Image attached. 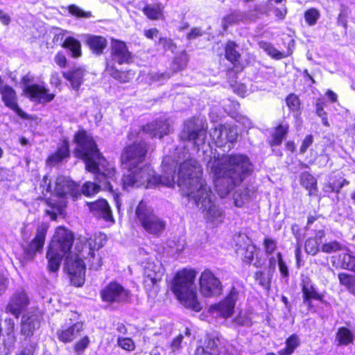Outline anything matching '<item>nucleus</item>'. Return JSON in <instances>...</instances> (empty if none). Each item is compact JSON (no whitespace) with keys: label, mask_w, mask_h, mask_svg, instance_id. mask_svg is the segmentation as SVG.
I'll use <instances>...</instances> for the list:
<instances>
[{"label":"nucleus","mask_w":355,"mask_h":355,"mask_svg":"<svg viewBox=\"0 0 355 355\" xmlns=\"http://www.w3.org/2000/svg\"><path fill=\"white\" fill-rule=\"evenodd\" d=\"M168 125L164 121L155 120L147 123L142 127V130L150 135L151 137L163 138L168 134Z\"/></svg>","instance_id":"c756f323"},{"label":"nucleus","mask_w":355,"mask_h":355,"mask_svg":"<svg viewBox=\"0 0 355 355\" xmlns=\"http://www.w3.org/2000/svg\"><path fill=\"white\" fill-rule=\"evenodd\" d=\"M289 131V124L288 123H280L275 128V131L271 135V139L268 141L270 146H279L282 144L284 139L286 137Z\"/></svg>","instance_id":"4c0bfd02"},{"label":"nucleus","mask_w":355,"mask_h":355,"mask_svg":"<svg viewBox=\"0 0 355 355\" xmlns=\"http://www.w3.org/2000/svg\"><path fill=\"white\" fill-rule=\"evenodd\" d=\"M254 278L263 288L268 290L270 287L272 276L262 270H257L254 274Z\"/></svg>","instance_id":"864d4df0"},{"label":"nucleus","mask_w":355,"mask_h":355,"mask_svg":"<svg viewBox=\"0 0 355 355\" xmlns=\"http://www.w3.org/2000/svg\"><path fill=\"white\" fill-rule=\"evenodd\" d=\"M80 196L81 191L78 183L63 176L58 177L54 193L49 199H46V204L52 208V210H46V215L49 216L51 220H56L58 215L64 217L67 197H71L76 200Z\"/></svg>","instance_id":"423d86ee"},{"label":"nucleus","mask_w":355,"mask_h":355,"mask_svg":"<svg viewBox=\"0 0 355 355\" xmlns=\"http://www.w3.org/2000/svg\"><path fill=\"white\" fill-rule=\"evenodd\" d=\"M44 243V233L42 230L37 232L35 238L24 248V257L27 260L34 258L37 252L42 251Z\"/></svg>","instance_id":"72a5a7b5"},{"label":"nucleus","mask_w":355,"mask_h":355,"mask_svg":"<svg viewBox=\"0 0 355 355\" xmlns=\"http://www.w3.org/2000/svg\"><path fill=\"white\" fill-rule=\"evenodd\" d=\"M210 137L217 147L222 148L228 144L236 143L238 132L236 128L231 124L220 123L211 129Z\"/></svg>","instance_id":"f8f14e48"},{"label":"nucleus","mask_w":355,"mask_h":355,"mask_svg":"<svg viewBox=\"0 0 355 355\" xmlns=\"http://www.w3.org/2000/svg\"><path fill=\"white\" fill-rule=\"evenodd\" d=\"M164 6L160 3L146 4L141 11L150 20L158 21L164 19Z\"/></svg>","instance_id":"f704fd0d"},{"label":"nucleus","mask_w":355,"mask_h":355,"mask_svg":"<svg viewBox=\"0 0 355 355\" xmlns=\"http://www.w3.org/2000/svg\"><path fill=\"white\" fill-rule=\"evenodd\" d=\"M199 291L205 297L222 295L223 286L220 279L209 268L205 269L199 277Z\"/></svg>","instance_id":"9b49d317"},{"label":"nucleus","mask_w":355,"mask_h":355,"mask_svg":"<svg viewBox=\"0 0 355 355\" xmlns=\"http://www.w3.org/2000/svg\"><path fill=\"white\" fill-rule=\"evenodd\" d=\"M188 55L185 51H183L174 56L171 64V69L173 73L181 71L186 69L188 64Z\"/></svg>","instance_id":"49530a36"},{"label":"nucleus","mask_w":355,"mask_h":355,"mask_svg":"<svg viewBox=\"0 0 355 355\" xmlns=\"http://www.w3.org/2000/svg\"><path fill=\"white\" fill-rule=\"evenodd\" d=\"M135 218L145 232L159 237L165 231L166 222L159 217L144 200L135 208Z\"/></svg>","instance_id":"6e6552de"},{"label":"nucleus","mask_w":355,"mask_h":355,"mask_svg":"<svg viewBox=\"0 0 355 355\" xmlns=\"http://www.w3.org/2000/svg\"><path fill=\"white\" fill-rule=\"evenodd\" d=\"M338 279L340 285L355 296V275L342 272L338 274Z\"/></svg>","instance_id":"c03bdc74"},{"label":"nucleus","mask_w":355,"mask_h":355,"mask_svg":"<svg viewBox=\"0 0 355 355\" xmlns=\"http://www.w3.org/2000/svg\"><path fill=\"white\" fill-rule=\"evenodd\" d=\"M321 245L320 241L311 236L306 239L304 242V250L306 254L315 256L321 250Z\"/></svg>","instance_id":"3c124183"},{"label":"nucleus","mask_w":355,"mask_h":355,"mask_svg":"<svg viewBox=\"0 0 355 355\" xmlns=\"http://www.w3.org/2000/svg\"><path fill=\"white\" fill-rule=\"evenodd\" d=\"M335 340L337 346H347L353 344L354 340L353 331L347 327H340L336 332Z\"/></svg>","instance_id":"58836bf2"},{"label":"nucleus","mask_w":355,"mask_h":355,"mask_svg":"<svg viewBox=\"0 0 355 355\" xmlns=\"http://www.w3.org/2000/svg\"><path fill=\"white\" fill-rule=\"evenodd\" d=\"M314 139L311 134L307 135L302 141L300 147V153L304 154L307 149L313 144Z\"/></svg>","instance_id":"338daca9"},{"label":"nucleus","mask_w":355,"mask_h":355,"mask_svg":"<svg viewBox=\"0 0 355 355\" xmlns=\"http://www.w3.org/2000/svg\"><path fill=\"white\" fill-rule=\"evenodd\" d=\"M300 184L308 191L309 196H315L318 194V180L309 171H304L300 174Z\"/></svg>","instance_id":"c9c22d12"},{"label":"nucleus","mask_w":355,"mask_h":355,"mask_svg":"<svg viewBox=\"0 0 355 355\" xmlns=\"http://www.w3.org/2000/svg\"><path fill=\"white\" fill-rule=\"evenodd\" d=\"M65 256L64 254L53 250L50 252L48 248L46 257L48 258V270L50 272H57L59 270L61 262L63 257Z\"/></svg>","instance_id":"37998d69"},{"label":"nucleus","mask_w":355,"mask_h":355,"mask_svg":"<svg viewBox=\"0 0 355 355\" xmlns=\"http://www.w3.org/2000/svg\"><path fill=\"white\" fill-rule=\"evenodd\" d=\"M150 145L144 139L136 140L125 145L120 154L119 163L123 169L127 171L121 178L123 189L128 190L130 186L141 181L146 175L145 167L148 164H142L149 154Z\"/></svg>","instance_id":"20e7f679"},{"label":"nucleus","mask_w":355,"mask_h":355,"mask_svg":"<svg viewBox=\"0 0 355 355\" xmlns=\"http://www.w3.org/2000/svg\"><path fill=\"white\" fill-rule=\"evenodd\" d=\"M348 184L349 182L343 176L335 175L330 178L329 181L324 184L323 191L327 193H339L342 188Z\"/></svg>","instance_id":"ea45409f"},{"label":"nucleus","mask_w":355,"mask_h":355,"mask_svg":"<svg viewBox=\"0 0 355 355\" xmlns=\"http://www.w3.org/2000/svg\"><path fill=\"white\" fill-rule=\"evenodd\" d=\"M223 28H226L234 24H236L239 21V16L235 12H232L226 15L223 19Z\"/></svg>","instance_id":"69168bd1"},{"label":"nucleus","mask_w":355,"mask_h":355,"mask_svg":"<svg viewBox=\"0 0 355 355\" xmlns=\"http://www.w3.org/2000/svg\"><path fill=\"white\" fill-rule=\"evenodd\" d=\"M85 70L82 67H73L70 69L64 71L62 76L69 82L73 89L78 91L83 83Z\"/></svg>","instance_id":"cd10ccee"},{"label":"nucleus","mask_w":355,"mask_h":355,"mask_svg":"<svg viewBox=\"0 0 355 355\" xmlns=\"http://www.w3.org/2000/svg\"><path fill=\"white\" fill-rule=\"evenodd\" d=\"M62 48L67 50L71 57L73 58H78L82 56L81 43L73 36L66 37Z\"/></svg>","instance_id":"79ce46f5"},{"label":"nucleus","mask_w":355,"mask_h":355,"mask_svg":"<svg viewBox=\"0 0 355 355\" xmlns=\"http://www.w3.org/2000/svg\"><path fill=\"white\" fill-rule=\"evenodd\" d=\"M276 257L281 277L286 281H288L290 276L289 269L286 263L284 260L282 253L281 252H278L276 254Z\"/></svg>","instance_id":"bf43d9fd"},{"label":"nucleus","mask_w":355,"mask_h":355,"mask_svg":"<svg viewBox=\"0 0 355 355\" xmlns=\"http://www.w3.org/2000/svg\"><path fill=\"white\" fill-rule=\"evenodd\" d=\"M83 331V323L76 322L65 329L59 330L57 333L59 340L64 343L72 342Z\"/></svg>","instance_id":"c85d7f7f"},{"label":"nucleus","mask_w":355,"mask_h":355,"mask_svg":"<svg viewBox=\"0 0 355 355\" xmlns=\"http://www.w3.org/2000/svg\"><path fill=\"white\" fill-rule=\"evenodd\" d=\"M300 340L296 334L289 336L285 341V347L278 351L279 355H291L295 350L300 346Z\"/></svg>","instance_id":"a18cd8bd"},{"label":"nucleus","mask_w":355,"mask_h":355,"mask_svg":"<svg viewBox=\"0 0 355 355\" xmlns=\"http://www.w3.org/2000/svg\"><path fill=\"white\" fill-rule=\"evenodd\" d=\"M196 275L197 272L193 268L178 270L171 279L170 290L184 308L200 312L202 306L195 284Z\"/></svg>","instance_id":"39448f33"},{"label":"nucleus","mask_w":355,"mask_h":355,"mask_svg":"<svg viewBox=\"0 0 355 355\" xmlns=\"http://www.w3.org/2000/svg\"><path fill=\"white\" fill-rule=\"evenodd\" d=\"M105 71L114 79L121 83H129L134 78L135 73L132 70L121 71L118 69L114 64L106 62Z\"/></svg>","instance_id":"473e14b6"},{"label":"nucleus","mask_w":355,"mask_h":355,"mask_svg":"<svg viewBox=\"0 0 355 355\" xmlns=\"http://www.w3.org/2000/svg\"><path fill=\"white\" fill-rule=\"evenodd\" d=\"M219 338L211 334H207L203 343L197 345L194 355H222L218 346Z\"/></svg>","instance_id":"a878e982"},{"label":"nucleus","mask_w":355,"mask_h":355,"mask_svg":"<svg viewBox=\"0 0 355 355\" xmlns=\"http://www.w3.org/2000/svg\"><path fill=\"white\" fill-rule=\"evenodd\" d=\"M238 46L236 42L231 40H227L223 46L224 57L232 64V67L227 69V73L238 74L245 69Z\"/></svg>","instance_id":"dca6fc26"},{"label":"nucleus","mask_w":355,"mask_h":355,"mask_svg":"<svg viewBox=\"0 0 355 355\" xmlns=\"http://www.w3.org/2000/svg\"><path fill=\"white\" fill-rule=\"evenodd\" d=\"M116 344L121 349L127 352H133L136 349L135 342L130 337L118 336Z\"/></svg>","instance_id":"5fc2aeb1"},{"label":"nucleus","mask_w":355,"mask_h":355,"mask_svg":"<svg viewBox=\"0 0 355 355\" xmlns=\"http://www.w3.org/2000/svg\"><path fill=\"white\" fill-rule=\"evenodd\" d=\"M286 106L289 111L296 116L301 114V101L297 94L295 93L288 94L285 98Z\"/></svg>","instance_id":"de8ad7c7"},{"label":"nucleus","mask_w":355,"mask_h":355,"mask_svg":"<svg viewBox=\"0 0 355 355\" xmlns=\"http://www.w3.org/2000/svg\"><path fill=\"white\" fill-rule=\"evenodd\" d=\"M100 191V186L94 182H86L83 184L81 193L86 196H92Z\"/></svg>","instance_id":"0e129e2a"},{"label":"nucleus","mask_w":355,"mask_h":355,"mask_svg":"<svg viewBox=\"0 0 355 355\" xmlns=\"http://www.w3.org/2000/svg\"><path fill=\"white\" fill-rule=\"evenodd\" d=\"M343 249V245L336 240L324 243L321 245V251L325 253H331L340 251Z\"/></svg>","instance_id":"e2e57ef3"},{"label":"nucleus","mask_w":355,"mask_h":355,"mask_svg":"<svg viewBox=\"0 0 355 355\" xmlns=\"http://www.w3.org/2000/svg\"><path fill=\"white\" fill-rule=\"evenodd\" d=\"M67 10L71 16L80 18H90L92 17L91 11H85L76 4H70L67 7Z\"/></svg>","instance_id":"4d7b16f0"},{"label":"nucleus","mask_w":355,"mask_h":355,"mask_svg":"<svg viewBox=\"0 0 355 355\" xmlns=\"http://www.w3.org/2000/svg\"><path fill=\"white\" fill-rule=\"evenodd\" d=\"M262 245L266 256H271L277 250V241L275 239L266 236L263 238Z\"/></svg>","instance_id":"6e6d98bb"},{"label":"nucleus","mask_w":355,"mask_h":355,"mask_svg":"<svg viewBox=\"0 0 355 355\" xmlns=\"http://www.w3.org/2000/svg\"><path fill=\"white\" fill-rule=\"evenodd\" d=\"M85 44L91 52L96 55H101L107 45V39L102 35H88Z\"/></svg>","instance_id":"7c9ffc66"},{"label":"nucleus","mask_w":355,"mask_h":355,"mask_svg":"<svg viewBox=\"0 0 355 355\" xmlns=\"http://www.w3.org/2000/svg\"><path fill=\"white\" fill-rule=\"evenodd\" d=\"M164 276L163 272L157 270V266L153 263H148L144 268L143 286L146 292H151L159 283Z\"/></svg>","instance_id":"393cba45"},{"label":"nucleus","mask_w":355,"mask_h":355,"mask_svg":"<svg viewBox=\"0 0 355 355\" xmlns=\"http://www.w3.org/2000/svg\"><path fill=\"white\" fill-rule=\"evenodd\" d=\"M239 293L237 288L232 286L226 296L218 303L210 306V311L216 313L223 318H228L234 312L236 302L239 299Z\"/></svg>","instance_id":"2eb2a0df"},{"label":"nucleus","mask_w":355,"mask_h":355,"mask_svg":"<svg viewBox=\"0 0 355 355\" xmlns=\"http://www.w3.org/2000/svg\"><path fill=\"white\" fill-rule=\"evenodd\" d=\"M69 156V144L67 139H64L58 145L55 151L48 156L46 162L51 166H55Z\"/></svg>","instance_id":"2f4dec72"},{"label":"nucleus","mask_w":355,"mask_h":355,"mask_svg":"<svg viewBox=\"0 0 355 355\" xmlns=\"http://www.w3.org/2000/svg\"><path fill=\"white\" fill-rule=\"evenodd\" d=\"M320 17V10L314 7L308 8L304 11V17L306 24L309 26L315 25Z\"/></svg>","instance_id":"603ef678"},{"label":"nucleus","mask_w":355,"mask_h":355,"mask_svg":"<svg viewBox=\"0 0 355 355\" xmlns=\"http://www.w3.org/2000/svg\"><path fill=\"white\" fill-rule=\"evenodd\" d=\"M87 171L94 175L95 180L109 191H112V182L116 180V169L109 163L101 164L95 159L85 166Z\"/></svg>","instance_id":"9d476101"},{"label":"nucleus","mask_w":355,"mask_h":355,"mask_svg":"<svg viewBox=\"0 0 355 355\" xmlns=\"http://www.w3.org/2000/svg\"><path fill=\"white\" fill-rule=\"evenodd\" d=\"M90 342V338L87 335L81 337L73 345L74 352L78 355L82 354L89 347Z\"/></svg>","instance_id":"680f3d73"},{"label":"nucleus","mask_w":355,"mask_h":355,"mask_svg":"<svg viewBox=\"0 0 355 355\" xmlns=\"http://www.w3.org/2000/svg\"><path fill=\"white\" fill-rule=\"evenodd\" d=\"M331 263L336 268L355 272V255L349 250L333 256Z\"/></svg>","instance_id":"bb28decb"},{"label":"nucleus","mask_w":355,"mask_h":355,"mask_svg":"<svg viewBox=\"0 0 355 355\" xmlns=\"http://www.w3.org/2000/svg\"><path fill=\"white\" fill-rule=\"evenodd\" d=\"M27 77L23 78V82L25 84L24 92L25 95L34 101H40L44 98V89L37 85H28Z\"/></svg>","instance_id":"a19ab883"},{"label":"nucleus","mask_w":355,"mask_h":355,"mask_svg":"<svg viewBox=\"0 0 355 355\" xmlns=\"http://www.w3.org/2000/svg\"><path fill=\"white\" fill-rule=\"evenodd\" d=\"M233 197L234 205L237 207H242L250 198V189L245 187L243 190H238L234 192Z\"/></svg>","instance_id":"8fccbe9b"},{"label":"nucleus","mask_w":355,"mask_h":355,"mask_svg":"<svg viewBox=\"0 0 355 355\" xmlns=\"http://www.w3.org/2000/svg\"><path fill=\"white\" fill-rule=\"evenodd\" d=\"M66 31L56 28L49 33V37L51 40L50 44L51 47L62 46L64 42Z\"/></svg>","instance_id":"09e8293b"},{"label":"nucleus","mask_w":355,"mask_h":355,"mask_svg":"<svg viewBox=\"0 0 355 355\" xmlns=\"http://www.w3.org/2000/svg\"><path fill=\"white\" fill-rule=\"evenodd\" d=\"M207 135V127L199 123L196 117H192L184 121L179 137L180 141L191 142L194 147L199 148L205 143Z\"/></svg>","instance_id":"1a4fd4ad"},{"label":"nucleus","mask_w":355,"mask_h":355,"mask_svg":"<svg viewBox=\"0 0 355 355\" xmlns=\"http://www.w3.org/2000/svg\"><path fill=\"white\" fill-rule=\"evenodd\" d=\"M15 343V337L8 333L3 343H0V355H8L12 349Z\"/></svg>","instance_id":"052dcab7"},{"label":"nucleus","mask_w":355,"mask_h":355,"mask_svg":"<svg viewBox=\"0 0 355 355\" xmlns=\"http://www.w3.org/2000/svg\"><path fill=\"white\" fill-rule=\"evenodd\" d=\"M110 58L119 65L131 64L133 62L132 53L129 51L126 43L114 38L111 39Z\"/></svg>","instance_id":"6ab92c4d"},{"label":"nucleus","mask_w":355,"mask_h":355,"mask_svg":"<svg viewBox=\"0 0 355 355\" xmlns=\"http://www.w3.org/2000/svg\"><path fill=\"white\" fill-rule=\"evenodd\" d=\"M106 242V238L102 234L94 235L76 245L75 255L66 258L64 270L67 273L71 284L81 287L85 282L87 263L90 270H98L102 266V259L98 252Z\"/></svg>","instance_id":"7ed1b4c3"},{"label":"nucleus","mask_w":355,"mask_h":355,"mask_svg":"<svg viewBox=\"0 0 355 355\" xmlns=\"http://www.w3.org/2000/svg\"><path fill=\"white\" fill-rule=\"evenodd\" d=\"M145 172L146 175L144 178L141 181L130 186V188L139 187L144 185L145 183H147L148 187L165 186L167 187H174L175 184L174 175L153 174V171L149 164L145 167Z\"/></svg>","instance_id":"a211bd4d"},{"label":"nucleus","mask_w":355,"mask_h":355,"mask_svg":"<svg viewBox=\"0 0 355 355\" xmlns=\"http://www.w3.org/2000/svg\"><path fill=\"white\" fill-rule=\"evenodd\" d=\"M29 298L24 290L16 291L10 298L6 309L18 318L29 304Z\"/></svg>","instance_id":"4be33fe9"},{"label":"nucleus","mask_w":355,"mask_h":355,"mask_svg":"<svg viewBox=\"0 0 355 355\" xmlns=\"http://www.w3.org/2000/svg\"><path fill=\"white\" fill-rule=\"evenodd\" d=\"M0 94L4 105L13 110L18 116L22 119H28V114H26L18 105L17 96L16 92L12 87L8 85H0Z\"/></svg>","instance_id":"412c9836"},{"label":"nucleus","mask_w":355,"mask_h":355,"mask_svg":"<svg viewBox=\"0 0 355 355\" xmlns=\"http://www.w3.org/2000/svg\"><path fill=\"white\" fill-rule=\"evenodd\" d=\"M36 349V345L33 343H30L23 346L20 349L17 355H34L35 350Z\"/></svg>","instance_id":"774afa93"},{"label":"nucleus","mask_w":355,"mask_h":355,"mask_svg":"<svg viewBox=\"0 0 355 355\" xmlns=\"http://www.w3.org/2000/svg\"><path fill=\"white\" fill-rule=\"evenodd\" d=\"M73 142L76 144L73 150L74 156L83 160L85 166L94 159L105 161L92 135L84 128H80L75 132Z\"/></svg>","instance_id":"0eeeda50"},{"label":"nucleus","mask_w":355,"mask_h":355,"mask_svg":"<svg viewBox=\"0 0 355 355\" xmlns=\"http://www.w3.org/2000/svg\"><path fill=\"white\" fill-rule=\"evenodd\" d=\"M214 186L218 193L224 196L239 187L253 171L252 164L245 154H223L209 162Z\"/></svg>","instance_id":"f03ea898"},{"label":"nucleus","mask_w":355,"mask_h":355,"mask_svg":"<svg viewBox=\"0 0 355 355\" xmlns=\"http://www.w3.org/2000/svg\"><path fill=\"white\" fill-rule=\"evenodd\" d=\"M87 204L90 211L96 217L101 218L107 222L114 221L111 207L105 199L99 198Z\"/></svg>","instance_id":"b1692460"},{"label":"nucleus","mask_w":355,"mask_h":355,"mask_svg":"<svg viewBox=\"0 0 355 355\" xmlns=\"http://www.w3.org/2000/svg\"><path fill=\"white\" fill-rule=\"evenodd\" d=\"M157 44L165 51H171L174 53L177 49V45L173 40L167 37H160L157 42Z\"/></svg>","instance_id":"13d9d810"},{"label":"nucleus","mask_w":355,"mask_h":355,"mask_svg":"<svg viewBox=\"0 0 355 355\" xmlns=\"http://www.w3.org/2000/svg\"><path fill=\"white\" fill-rule=\"evenodd\" d=\"M74 241L73 234L64 226L56 228L55 234L49 245L50 252L67 254L71 249Z\"/></svg>","instance_id":"ddd939ff"},{"label":"nucleus","mask_w":355,"mask_h":355,"mask_svg":"<svg viewBox=\"0 0 355 355\" xmlns=\"http://www.w3.org/2000/svg\"><path fill=\"white\" fill-rule=\"evenodd\" d=\"M282 44L286 47V49L282 51L277 50L273 44L268 42H261L259 43L260 47L272 58L275 60H282L283 58L291 56L293 54V49L295 46V40L291 38H286L282 40Z\"/></svg>","instance_id":"aec40b11"},{"label":"nucleus","mask_w":355,"mask_h":355,"mask_svg":"<svg viewBox=\"0 0 355 355\" xmlns=\"http://www.w3.org/2000/svg\"><path fill=\"white\" fill-rule=\"evenodd\" d=\"M40 322L36 315L26 316L23 315L21 319V333L26 338L33 334V331L39 329Z\"/></svg>","instance_id":"e433bc0d"},{"label":"nucleus","mask_w":355,"mask_h":355,"mask_svg":"<svg viewBox=\"0 0 355 355\" xmlns=\"http://www.w3.org/2000/svg\"><path fill=\"white\" fill-rule=\"evenodd\" d=\"M183 196L193 200L206 218L214 222L223 216V211L214 202L215 196L203 178V169L195 159L189 157L178 166L175 182Z\"/></svg>","instance_id":"f257e3e1"},{"label":"nucleus","mask_w":355,"mask_h":355,"mask_svg":"<svg viewBox=\"0 0 355 355\" xmlns=\"http://www.w3.org/2000/svg\"><path fill=\"white\" fill-rule=\"evenodd\" d=\"M302 293L303 302L306 306L307 309L311 312L317 311L316 306L313 304V300L321 303L325 302L324 295L318 292L313 284H303L302 285Z\"/></svg>","instance_id":"5701e85b"},{"label":"nucleus","mask_w":355,"mask_h":355,"mask_svg":"<svg viewBox=\"0 0 355 355\" xmlns=\"http://www.w3.org/2000/svg\"><path fill=\"white\" fill-rule=\"evenodd\" d=\"M130 296V291L115 281L109 282L100 291L101 300L109 304L127 302Z\"/></svg>","instance_id":"4468645a"},{"label":"nucleus","mask_w":355,"mask_h":355,"mask_svg":"<svg viewBox=\"0 0 355 355\" xmlns=\"http://www.w3.org/2000/svg\"><path fill=\"white\" fill-rule=\"evenodd\" d=\"M236 253L240 256L243 263L253 265L255 268H261L265 264V259L261 254L260 249L253 243L244 246L236 245Z\"/></svg>","instance_id":"f3484780"}]
</instances>
